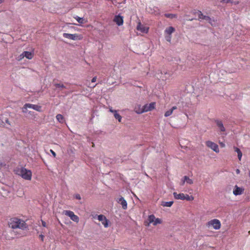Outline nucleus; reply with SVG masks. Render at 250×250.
<instances>
[{
	"instance_id": "1",
	"label": "nucleus",
	"mask_w": 250,
	"mask_h": 250,
	"mask_svg": "<svg viewBox=\"0 0 250 250\" xmlns=\"http://www.w3.org/2000/svg\"><path fill=\"white\" fill-rule=\"evenodd\" d=\"M26 224L21 219L17 218H14L10 219L9 222V226L12 229H24L25 228Z\"/></svg>"
},
{
	"instance_id": "2",
	"label": "nucleus",
	"mask_w": 250,
	"mask_h": 250,
	"mask_svg": "<svg viewBox=\"0 0 250 250\" xmlns=\"http://www.w3.org/2000/svg\"><path fill=\"white\" fill-rule=\"evenodd\" d=\"M173 196L176 199L186 200L187 201H192L194 199V197L192 196H189L188 194H185L183 193H177V192H174Z\"/></svg>"
},
{
	"instance_id": "3",
	"label": "nucleus",
	"mask_w": 250,
	"mask_h": 250,
	"mask_svg": "<svg viewBox=\"0 0 250 250\" xmlns=\"http://www.w3.org/2000/svg\"><path fill=\"white\" fill-rule=\"evenodd\" d=\"M20 175L25 180H30L32 177V172L30 170L25 168H21L20 171Z\"/></svg>"
},
{
	"instance_id": "4",
	"label": "nucleus",
	"mask_w": 250,
	"mask_h": 250,
	"mask_svg": "<svg viewBox=\"0 0 250 250\" xmlns=\"http://www.w3.org/2000/svg\"><path fill=\"white\" fill-rule=\"evenodd\" d=\"M155 103L152 102L149 104H146L144 105L141 110V111L138 112L136 111L138 114L142 113L144 112H146L149 111H151L155 108Z\"/></svg>"
},
{
	"instance_id": "5",
	"label": "nucleus",
	"mask_w": 250,
	"mask_h": 250,
	"mask_svg": "<svg viewBox=\"0 0 250 250\" xmlns=\"http://www.w3.org/2000/svg\"><path fill=\"white\" fill-rule=\"evenodd\" d=\"M63 213L65 215L69 216L74 222L78 223L79 221V217L75 215L72 211L66 210H64Z\"/></svg>"
},
{
	"instance_id": "6",
	"label": "nucleus",
	"mask_w": 250,
	"mask_h": 250,
	"mask_svg": "<svg viewBox=\"0 0 250 250\" xmlns=\"http://www.w3.org/2000/svg\"><path fill=\"white\" fill-rule=\"evenodd\" d=\"M206 145L208 147L212 149L215 152L218 153L219 152L218 146L214 142L208 141L206 142Z\"/></svg>"
},
{
	"instance_id": "7",
	"label": "nucleus",
	"mask_w": 250,
	"mask_h": 250,
	"mask_svg": "<svg viewBox=\"0 0 250 250\" xmlns=\"http://www.w3.org/2000/svg\"><path fill=\"white\" fill-rule=\"evenodd\" d=\"M208 225L212 226L215 229H218L221 227V223L219 220L214 219L208 222Z\"/></svg>"
},
{
	"instance_id": "8",
	"label": "nucleus",
	"mask_w": 250,
	"mask_h": 250,
	"mask_svg": "<svg viewBox=\"0 0 250 250\" xmlns=\"http://www.w3.org/2000/svg\"><path fill=\"white\" fill-rule=\"evenodd\" d=\"M98 219L102 222V224L105 228H107L108 227L109 221L106 219L104 215L103 214L98 215Z\"/></svg>"
},
{
	"instance_id": "9",
	"label": "nucleus",
	"mask_w": 250,
	"mask_h": 250,
	"mask_svg": "<svg viewBox=\"0 0 250 250\" xmlns=\"http://www.w3.org/2000/svg\"><path fill=\"white\" fill-rule=\"evenodd\" d=\"M136 29L143 33H146L148 31V28L142 24L141 22L138 23Z\"/></svg>"
},
{
	"instance_id": "10",
	"label": "nucleus",
	"mask_w": 250,
	"mask_h": 250,
	"mask_svg": "<svg viewBox=\"0 0 250 250\" xmlns=\"http://www.w3.org/2000/svg\"><path fill=\"white\" fill-rule=\"evenodd\" d=\"M244 191V188H240L235 185L233 190V193L234 195L237 196L241 195Z\"/></svg>"
},
{
	"instance_id": "11",
	"label": "nucleus",
	"mask_w": 250,
	"mask_h": 250,
	"mask_svg": "<svg viewBox=\"0 0 250 250\" xmlns=\"http://www.w3.org/2000/svg\"><path fill=\"white\" fill-rule=\"evenodd\" d=\"M63 37L65 38L69 39L70 40H76L78 39V35L77 34H69V33H64L63 34Z\"/></svg>"
},
{
	"instance_id": "12",
	"label": "nucleus",
	"mask_w": 250,
	"mask_h": 250,
	"mask_svg": "<svg viewBox=\"0 0 250 250\" xmlns=\"http://www.w3.org/2000/svg\"><path fill=\"white\" fill-rule=\"evenodd\" d=\"M114 21L116 23L118 26L123 25L124 22L123 17L119 15L115 16Z\"/></svg>"
},
{
	"instance_id": "13",
	"label": "nucleus",
	"mask_w": 250,
	"mask_h": 250,
	"mask_svg": "<svg viewBox=\"0 0 250 250\" xmlns=\"http://www.w3.org/2000/svg\"><path fill=\"white\" fill-rule=\"evenodd\" d=\"M26 106H28L29 108H32L39 112L41 111L42 106L40 105L27 103Z\"/></svg>"
},
{
	"instance_id": "14",
	"label": "nucleus",
	"mask_w": 250,
	"mask_h": 250,
	"mask_svg": "<svg viewBox=\"0 0 250 250\" xmlns=\"http://www.w3.org/2000/svg\"><path fill=\"white\" fill-rule=\"evenodd\" d=\"M217 127L219 129L220 131L221 132H224L226 131V129L224 126L222 122L219 120H216L215 121Z\"/></svg>"
},
{
	"instance_id": "15",
	"label": "nucleus",
	"mask_w": 250,
	"mask_h": 250,
	"mask_svg": "<svg viewBox=\"0 0 250 250\" xmlns=\"http://www.w3.org/2000/svg\"><path fill=\"white\" fill-rule=\"evenodd\" d=\"M118 202L122 205L123 209H126L127 208V202L123 197H121L119 199Z\"/></svg>"
},
{
	"instance_id": "16",
	"label": "nucleus",
	"mask_w": 250,
	"mask_h": 250,
	"mask_svg": "<svg viewBox=\"0 0 250 250\" xmlns=\"http://www.w3.org/2000/svg\"><path fill=\"white\" fill-rule=\"evenodd\" d=\"M177 108V106H173L171 109H169L165 113V116L166 117H167L171 115L173 111Z\"/></svg>"
},
{
	"instance_id": "17",
	"label": "nucleus",
	"mask_w": 250,
	"mask_h": 250,
	"mask_svg": "<svg viewBox=\"0 0 250 250\" xmlns=\"http://www.w3.org/2000/svg\"><path fill=\"white\" fill-rule=\"evenodd\" d=\"M175 31V29L172 26H169L165 30V33L167 35H171Z\"/></svg>"
},
{
	"instance_id": "18",
	"label": "nucleus",
	"mask_w": 250,
	"mask_h": 250,
	"mask_svg": "<svg viewBox=\"0 0 250 250\" xmlns=\"http://www.w3.org/2000/svg\"><path fill=\"white\" fill-rule=\"evenodd\" d=\"M23 54L24 57L29 60L32 59L33 57V54L31 52L26 51H23Z\"/></svg>"
},
{
	"instance_id": "19",
	"label": "nucleus",
	"mask_w": 250,
	"mask_h": 250,
	"mask_svg": "<svg viewBox=\"0 0 250 250\" xmlns=\"http://www.w3.org/2000/svg\"><path fill=\"white\" fill-rule=\"evenodd\" d=\"M234 151L237 153L238 159L240 161L242 157V153L241 150L235 146H234Z\"/></svg>"
},
{
	"instance_id": "20",
	"label": "nucleus",
	"mask_w": 250,
	"mask_h": 250,
	"mask_svg": "<svg viewBox=\"0 0 250 250\" xmlns=\"http://www.w3.org/2000/svg\"><path fill=\"white\" fill-rule=\"evenodd\" d=\"M56 119L60 123H63L64 121L63 116L60 114L57 115Z\"/></svg>"
},
{
	"instance_id": "21",
	"label": "nucleus",
	"mask_w": 250,
	"mask_h": 250,
	"mask_svg": "<svg viewBox=\"0 0 250 250\" xmlns=\"http://www.w3.org/2000/svg\"><path fill=\"white\" fill-rule=\"evenodd\" d=\"M173 204V201L163 202L161 205L163 207H170Z\"/></svg>"
},
{
	"instance_id": "22",
	"label": "nucleus",
	"mask_w": 250,
	"mask_h": 250,
	"mask_svg": "<svg viewBox=\"0 0 250 250\" xmlns=\"http://www.w3.org/2000/svg\"><path fill=\"white\" fill-rule=\"evenodd\" d=\"M114 116L115 118L119 122H121L122 117V116L117 113V111L114 113Z\"/></svg>"
},
{
	"instance_id": "23",
	"label": "nucleus",
	"mask_w": 250,
	"mask_h": 250,
	"mask_svg": "<svg viewBox=\"0 0 250 250\" xmlns=\"http://www.w3.org/2000/svg\"><path fill=\"white\" fill-rule=\"evenodd\" d=\"M184 179L186 181V182L187 184H188L189 185H191L193 183V180L191 179H190L187 176H185L184 177Z\"/></svg>"
},
{
	"instance_id": "24",
	"label": "nucleus",
	"mask_w": 250,
	"mask_h": 250,
	"mask_svg": "<svg viewBox=\"0 0 250 250\" xmlns=\"http://www.w3.org/2000/svg\"><path fill=\"white\" fill-rule=\"evenodd\" d=\"M165 16L167 18L173 19V18H175L177 17V15L174 14L167 13V14H165Z\"/></svg>"
},
{
	"instance_id": "25",
	"label": "nucleus",
	"mask_w": 250,
	"mask_h": 250,
	"mask_svg": "<svg viewBox=\"0 0 250 250\" xmlns=\"http://www.w3.org/2000/svg\"><path fill=\"white\" fill-rule=\"evenodd\" d=\"M155 217L153 214H151L148 216V220L149 223H153L154 222Z\"/></svg>"
},
{
	"instance_id": "26",
	"label": "nucleus",
	"mask_w": 250,
	"mask_h": 250,
	"mask_svg": "<svg viewBox=\"0 0 250 250\" xmlns=\"http://www.w3.org/2000/svg\"><path fill=\"white\" fill-rule=\"evenodd\" d=\"M75 19L77 20V21L79 23H81V24H83V23H84V19H83V18H80V17H79V16H76V17H75Z\"/></svg>"
},
{
	"instance_id": "27",
	"label": "nucleus",
	"mask_w": 250,
	"mask_h": 250,
	"mask_svg": "<svg viewBox=\"0 0 250 250\" xmlns=\"http://www.w3.org/2000/svg\"><path fill=\"white\" fill-rule=\"evenodd\" d=\"M162 220L160 218H155L154 222L153 223L154 226H156L157 224L162 223Z\"/></svg>"
},
{
	"instance_id": "28",
	"label": "nucleus",
	"mask_w": 250,
	"mask_h": 250,
	"mask_svg": "<svg viewBox=\"0 0 250 250\" xmlns=\"http://www.w3.org/2000/svg\"><path fill=\"white\" fill-rule=\"evenodd\" d=\"M197 14L198 15L199 19H200V20H204V18L205 16L200 11H198L197 12Z\"/></svg>"
},
{
	"instance_id": "29",
	"label": "nucleus",
	"mask_w": 250,
	"mask_h": 250,
	"mask_svg": "<svg viewBox=\"0 0 250 250\" xmlns=\"http://www.w3.org/2000/svg\"><path fill=\"white\" fill-rule=\"evenodd\" d=\"M26 104H25L23 107L22 108V112L24 113H26L28 112V110H27V108H28V106H26Z\"/></svg>"
},
{
	"instance_id": "30",
	"label": "nucleus",
	"mask_w": 250,
	"mask_h": 250,
	"mask_svg": "<svg viewBox=\"0 0 250 250\" xmlns=\"http://www.w3.org/2000/svg\"><path fill=\"white\" fill-rule=\"evenodd\" d=\"M54 85L58 88H65V86L63 84L61 83H55Z\"/></svg>"
},
{
	"instance_id": "31",
	"label": "nucleus",
	"mask_w": 250,
	"mask_h": 250,
	"mask_svg": "<svg viewBox=\"0 0 250 250\" xmlns=\"http://www.w3.org/2000/svg\"><path fill=\"white\" fill-rule=\"evenodd\" d=\"M165 38L167 41L170 42L171 39V36L169 35H167L165 36Z\"/></svg>"
},
{
	"instance_id": "32",
	"label": "nucleus",
	"mask_w": 250,
	"mask_h": 250,
	"mask_svg": "<svg viewBox=\"0 0 250 250\" xmlns=\"http://www.w3.org/2000/svg\"><path fill=\"white\" fill-rule=\"evenodd\" d=\"M220 2L222 3H228L229 2H232L231 0H221Z\"/></svg>"
},
{
	"instance_id": "33",
	"label": "nucleus",
	"mask_w": 250,
	"mask_h": 250,
	"mask_svg": "<svg viewBox=\"0 0 250 250\" xmlns=\"http://www.w3.org/2000/svg\"><path fill=\"white\" fill-rule=\"evenodd\" d=\"M24 58L23 52L19 56V60H21Z\"/></svg>"
},
{
	"instance_id": "34",
	"label": "nucleus",
	"mask_w": 250,
	"mask_h": 250,
	"mask_svg": "<svg viewBox=\"0 0 250 250\" xmlns=\"http://www.w3.org/2000/svg\"><path fill=\"white\" fill-rule=\"evenodd\" d=\"M109 112L113 113V114L117 111L116 110L113 109L111 107L109 108Z\"/></svg>"
},
{
	"instance_id": "35",
	"label": "nucleus",
	"mask_w": 250,
	"mask_h": 250,
	"mask_svg": "<svg viewBox=\"0 0 250 250\" xmlns=\"http://www.w3.org/2000/svg\"><path fill=\"white\" fill-rule=\"evenodd\" d=\"M75 198L78 199V200H81V197L80 195L79 194H76L75 195Z\"/></svg>"
},
{
	"instance_id": "36",
	"label": "nucleus",
	"mask_w": 250,
	"mask_h": 250,
	"mask_svg": "<svg viewBox=\"0 0 250 250\" xmlns=\"http://www.w3.org/2000/svg\"><path fill=\"white\" fill-rule=\"evenodd\" d=\"M50 152L51 153V154L53 155V156L54 157H56V153H55V152L53 150H52V149H50Z\"/></svg>"
},
{
	"instance_id": "37",
	"label": "nucleus",
	"mask_w": 250,
	"mask_h": 250,
	"mask_svg": "<svg viewBox=\"0 0 250 250\" xmlns=\"http://www.w3.org/2000/svg\"><path fill=\"white\" fill-rule=\"evenodd\" d=\"M41 221H42V226L44 227H46V224L45 222L42 220H41Z\"/></svg>"
},
{
	"instance_id": "38",
	"label": "nucleus",
	"mask_w": 250,
	"mask_h": 250,
	"mask_svg": "<svg viewBox=\"0 0 250 250\" xmlns=\"http://www.w3.org/2000/svg\"><path fill=\"white\" fill-rule=\"evenodd\" d=\"M204 18V20H206V21H210L211 20L210 17L208 16H205Z\"/></svg>"
},
{
	"instance_id": "39",
	"label": "nucleus",
	"mask_w": 250,
	"mask_h": 250,
	"mask_svg": "<svg viewBox=\"0 0 250 250\" xmlns=\"http://www.w3.org/2000/svg\"><path fill=\"white\" fill-rule=\"evenodd\" d=\"M185 182H186V181L184 179V177H183L181 181V185L183 186Z\"/></svg>"
},
{
	"instance_id": "40",
	"label": "nucleus",
	"mask_w": 250,
	"mask_h": 250,
	"mask_svg": "<svg viewBox=\"0 0 250 250\" xmlns=\"http://www.w3.org/2000/svg\"><path fill=\"white\" fill-rule=\"evenodd\" d=\"M39 237L41 239V240L42 241H43V238H44V235L43 234H40L39 235Z\"/></svg>"
},
{
	"instance_id": "41",
	"label": "nucleus",
	"mask_w": 250,
	"mask_h": 250,
	"mask_svg": "<svg viewBox=\"0 0 250 250\" xmlns=\"http://www.w3.org/2000/svg\"><path fill=\"white\" fill-rule=\"evenodd\" d=\"M96 79H97V78L96 77H94L92 78V79L91 80V82L92 83H94L96 81Z\"/></svg>"
},
{
	"instance_id": "42",
	"label": "nucleus",
	"mask_w": 250,
	"mask_h": 250,
	"mask_svg": "<svg viewBox=\"0 0 250 250\" xmlns=\"http://www.w3.org/2000/svg\"><path fill=\"white\" fill-rule=\"evenodd\" d=\"M240 170H239V169H236V173L237 174H239V173H240Z\"/></svg>"
},
{
	"instance_id": "43",
	"label": "nucleus",
	"mask_w": 250,
	"mask_h": 250,
	"mask_svg": "<svg viewBox=\"0 0 250 250\" xmlns=\"http://www.w3.org/2000/svg\"><path fill=\"white\" fill-rule=\"evenodd\" d=\"M6 123L9 125H10V122L8 119H6L5 121Z\"/></svg>"
},
{
	"instance_id": "44",
	"label": "nucleus",
	"mask_w": 250,
	"mask_h": 250,
	"mask_svg": "<svg viewBox=\"0 0 250 250\" xmlns=\"http://www.w3.org/2000/svg\"><path fill=\"white\" fill-rule=\"evenodd\" d=\"M4 1V0H0V4L2 3Z\"/></svg>"
},
{
	"instance_id": "45",
	"label": "nucleus",
	"mask_w": 250,
	"mask_h": 250,
	"mask_svg": "<svg viewBox=\"0 0 250 250\" xmlns=\"http://www.w3.org/2000/svg\"><path fill=\"white\" fill-rule=\"evenodd\" d=\"M221 146H225V144H223V143H221Z\"/></svg>"
},
{
	"instance_id": "46",
	"label": "nucleus",
	"mask_w": 250,
	"mask_h": 250,
	"mask_svg": "<svg viewBox=\"0 0 250 250\" xmlns=\"http://www.w3.org/2000/svg\"><path fill=\"white\" fill-rule=\"evenodd\" d=\"M3 122L0 121V126L2 125Z\"/></svg>"
},
{
	"instance_id": "47",
	"label": "nucleus",
	"mask_w": 250,
	"mask_h": 250,
	"mask_svg": "<svg viewBox=\"0 0 250 250\" xmlns=\"http://www.w3.org/2000/svg\"><path fill=\"white\" fill-rule=\"evenodd\" d=\"M92 146L94 147V144L93 143H92Z\"/></svg>"
},
{
	"instance_id": "48",
	"label": "nucleus",
	"mask_w": 250,
	"mask_h": 250,
	"mask_svg": "<svg viewBox=\"0 0 250 250\" xmlns=\"http://www.w3.org/2000/svg\"><path fill=\"white\" fill-rule=\"evenodd\" d=\"M160 71V73L161 74H162V73L161 71Z\"/></svg>"
},
{
	"instance_id": "49",
	"label": "nucleus",
	"mask_w": 250,
	"mask_h": 250,
	"mask_svg": "<svg viewBox=\"0 0 250 250\" xmlns=\"http://www.w3.org/2000/svg\"><path fill=\"white\" fill-rule=\"evenodd\" d=\"M249 176L250 177V172L249 173Z\"/></svg>"
},
{
	"instance_id": "50",
	"label": "nucleus",
	"mask_w": 250,
	"mask_h": 250,
	"mask_svg": "<svg viewBox=\"0 0 250 250\" xmlns=\"http://www.w3.org/2000/svg\"><path fill=\"white\" fill-rule=\"evenodd\" d=\"M123 1H125V0H123Z\"/></svg>"
},
{
	"instance_id": "51",
	"label": "nucleus",
	"mask_w": 250,
	"mask_h": 250,
	"mask_svg": "<svg viewBox=\"0 0 250 250\" xmlns=\"http://www.w3.org/2000/svg\"><path fill=\"white\" fill-rule=\"evenodd\" d=\"M249 233H250V231H249Z\"/></svg>"
}]
</instances>
